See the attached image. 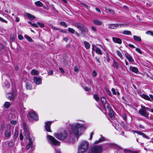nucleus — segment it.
<instances>
[{"instance_id": "f257e3e1", "label": "nucleus", "mask_w": 153, "mask_h": 153, "mask_svg": "<svg viewBox=\"0 0 153 153\" xmlns=\"http://www.w3.org/2000/svg\"><path fill=\"white\" fill-rule=\"evenodd\" d=\"M69 127L70 128V130H69L70 133L78 136L81 134V133L79 132V129L83 127L84 126L82 125L76 123L72 125H70Z\"/></svg>"}, {"instance_id": "f03ea898", "label": "nucleus", "mask_w": 153, "mask_h": 153, "mask_svg": "<svg viewBox=\"0 0 153 153\" xmlns=\"http://www.w3.org/2000/svg\"><path fill=\"white\" fill-rule=\"evenodd\" d=\"M54 135L58 139L62 140L68 138V133L65 131H63L60 132L55 133Z\"/></svg>"}, {"instance_id": "7ed1b4c3", "label": "nucleus", "mask_w": 153, "mask_h": 153, "mask_svg": "<svg viewBox=\"0 0 153 153\" xmlns=\"http://www.w3.org/2000/svg\"><path fill=\"white\" fill-rule=\"evenodd\" d=\"M88 148V145L87 142L85 141H82L79 147L77 153H84Z\"/></svg>"}, {"instance_id": "20e7f679", "label": "nucleus", "mask_w": 153, "mask_h": 153, "mask_svg": "<svg viewBox=\"0 0 153 153\" xmlns=\"http://www.w3.org/2000/svg\"><path fill=\"white\" fill-rule=\"evenodd\" d=\"M102 151L101 146L97 145L92 147L89 151V153H101Z\"/></svg>"}, {"instance_id": "39448f33", "label": "nucleus", "mask_w": 153, "mask_h": 153, "mask_svg": "<svg viewBox=\"0 0 153 153\" xmlns=\"http://www.w3.org/2000/svg\"><path fill=\"white\" fill-rule=\"evenodd\" d=\"M47 139L48 142L51 144L57 146L60 145V142L51 135H48V136Z\"/></svg>"}, {"instance_id": "423d86ee", "label": "nucleus", "mask_w": 153, "mask_h": 153, "mask_svg": "<svg viewBox=\"0 0 153 153\" xmlns=\"http://www.w3.org/2000/svg\"><path fill=\"white\" fill-rule=\"evenodd\" d=\"M23 128L24 130V134L26 136L28 139H31L30 137V132L28 128L27 127L26 123H23Z\"/></svg>"}, {"instance_id": "0eeeda50", "label": "nucleus", "mask_w": 153, "mask_h": 153, "mask_svg": "<svg viewBox=\"0 0 153 153\" xmlns=\"http://www.w3.org/2000/svg\"><path fill=\"white\" fill-rule=\"evenodd\" d=\"M28 115L30 118L35 121H37L38 119V116L36 114L34 111H30L28 112Z\"/></svg>"}, {"instance_id": "6e6552de", "label": "nucleus", "mask_w": 153, "mask_h": 153, "mask_svg": "<svg viewBox=\"0 0 153 153\" xmlns=\"http://www.w3.org/2000/svg\"><path fill=\"white\" fill-rule=\"evenodd\" d=\"M139 113L142 116L147 118L148 117L149 114L147 113L143 108H142L141 109L139 110Z\"/></svg>"}, {"instance_id": "1a4fd4ad", "label": "nucleus", "mask_w": 153, "mask_h": 153, "mask_svg": "<svg viewBox=\"0 0 153 153\" xmlns=\"http://www.w3.org/2000/svg\"><path fill=\"white\" fill-rule=\"evenodd\" d=\"M34 83L37 85L41 84L42 83V79L41 77L35 76L33 78Z\"/></svg>"}, {"instance_id": "9d476101", "label": "nucleus", "mask_w": 153, "mask_h": 153, "mask_svg": "<svg viewBox=\"0 0 153 153\" xmlns=\"http://www.w3.org/2000/svg\"><path fill=\"white\" fill-rule=\"evenodd\" d=\"M51 122H48L45 123V128L47 131L50 132H51L50 128L51 125Z\"/></svg>"}, {"instance_id": "9b49d317", "label": "nucleus", "mask_w": 153, "mask_h": 153, "mask_svg": "<svg viewBox=\"0 0 153 153\" xmlns=\"http://www.w3.org/2000/svg\"><path fill=\"white\" fill-rule=\"evenodd\" d=\"M4 134L5 136L7 137H9L11 134V132L10 131V128L8 127L4 131Z\"/></svg>"}, {"instance_id": "f8f14e48", "label": "nucleus", "mask_w": 153, "mask_h": 153, "mask_svg": "<svg viewBox=\"0 0 153 153\" xmlns=\"http://www.w3.org/2000/svg\"><path fill=\"white\" fill-rule=\"evenodd\" d=\"M112 39L113 41L115 43L119 44H121L122 43V40L119 38L114 37H112Z\"/></svg>"}, {"instance_id": "ddd939ff", "label": "nucleus", "mask_w": 153, "mask_h": 153, "mask_svg": "<svg viewBox=\"0 0 153 153\" xmlns=\"http://www.w3.org/2000/svg\"><path fill=\"white\" fill-rule=\"evenodd\" d=\"M125 56L128 60L130 62H133L134 60L131 56L127 53H126L125 54Z\"/></svg>"}, {"instance_id": "4468645a", "label": "nucleus", "mask_w": 153, "mask_h": 153, "mask_svg": "<svg viewBox=\"0 0 153 153\" xmlns=\"http://www.w3.org/2000/svg\"><path fill=\"white\" fill-rule=\"evenodd\" d=\"M29 142L26 146V148L27 149H28L30 148H32L33 147V142L32 141L31 139H29Z\"/></svg>"}, {"instance_id": "2eb2a0df", "label": "nucleus", "mask_w": 153, "mask_h": 153, "mask_svg": "<svg viewBox=\"0 0 153 153\" xmlns=\"http://www.w3.org/2000/svg\"><path fill=\"white\" fill-rule=\"evenodd\" d=\"M129 69L131 71L135 73H137L138 72V70L136 67L130 66L129 67Z\"/></svg>"}, {"instance_id": "dca6fc26", "label": "nucleus", "mask_w": 153, "mask_h": 153, "mask_svg": "<svg viewBox=\"0 0 153 153\" xmlns=\"http://www.w3.org/2000/svg\"><path fill=\"white\" fill-rule=\"evenodd\" d=\"M100 136L101 137L98 140H96L94 142L95 144H98L105 140V138L101 135H100Z\"/></svg>"}, {"instance_id": "f3484780", "label": "nucleus", "mask_w": 153, "mask_h": 153, "mask_svg": "<svg viewBox=\"0 0 153 153\" xmlns=\"http://www.w3.org/2000/svg\"><path fill=\"white\" fill-rule=\"evenodd\" d=\"M128 24H116L117 28H121L123 27H126L128 26Z\"/></svg>"}, {"instance_id": "a211bd4d", "label": "nucleus", "mask_w": 153, "mask_h": 153, "mask_svg": "<svg viewBox=\"0 0 153 153\" xmlns=\"http://www.w3.org/2000/svg\"><path fill=\"white\" fill-rule=\"evenodd\" d=\"M93 22L94 24L97 25H100L102 24V22L97 19L94 20L93 21Z\"/></svg>"}, {"instance_id": "6ab92c4d", "label": "nucleus", "mask_w": 153, "mask_h": 153, "mask_svg": "<svg viewBox=\"0 0 153 153\" xmlns=\"http://www.w3.org/2000/svg\"><path fill=\"white\" fill-rule=\"evenodd\" d=\"M6 97L9 100H12L14 98V96L12 93H9L7 94Z\"/></svg>"}, {"instance_id": "aec40b11", "label": "nucleus", "mask_w": 153, "mask_h": 153, "mask_svg": "<svg viewBox=\"0 0 153 153\" xmlns=\"http://www.w3.org/2000/svg\"><path fill=\"white\" fill-rule=\"evenodd\" d=\"M140 96L143 98L147 100L151 101V99L149 97L148 95L145 94H143L140 95Z\"/></svg>"}, {"instance_id": "412c9836", "label": "nucleus", "mask_w": 153, "mask_h": 153, "mask_svg": "<svg viewBox=\"0 0 153 153\" xmlns=\"http://www.w3.org/2000/svg\"><path fill=\"white\" fill-rule=\"evenodd\" d=\"M108 114L111 119H113L114 118V112L112 109L109 110Z\"/></svg>"}, {"instance_id": "4be33fe9", "label": "nucleus", "mask_w": 153, "mask_h": 153, "mask_svg": "<svg viewBox=\"0 0 153 153\" xmlns=\"http://www.w3.org/2000/svg\"><path fill=\"white\" fill-rule=\"evenodd\" d=\"M133 39L136 41L138 42H140L141 41V39L140 37L138 36L134 35L133 36Z\"/></svg>"}, {"instance_id": "5701e85b", "label": "nucleus", "mask_w": 153, "mask_h": 153, "mask_svg": "<svg viewBox=\"0 0 153 153\" xmlns=\"http://www.w3.org/2000/svg\"><path fill=\"white\" fill-rule=\"evenodd\" d=\"M113 63L112 66L114 67H116V69H118L119 68V65L118 63L114 59H113Z\"/></svg>"}, {"instance_id": "b1692460", "label": "nucleus", "mask_w": 153, "mask_h": 153, "mask_svg": "<svg viewBox=\"0 0 153 153\" xmlns=\"http://www.w3.org/2000/svg\"><path fill=\"white\" fill-rule=\"evenodd\" d=\"M124 151L125 153H137L136 152L126 149H125Z\"/></svg>"}, {"instance_id": "393cba45", "label": "nucleus", "mask_w": 153, "mask_h": 153, "mask_svg": "<svg viewBox=\"0 0 153 153\" xmlns=\"http://www.w3.org/2000/svg\"><path fill=\"white\" fill-rule=\"evenodd\" d=\"M31 74L34 75H37L39 74V72L36 70L33 69L31 72Z\"/></svg>"}, {"instance_id": "a878e982", "label": "nucleus", "mask_w": 153, "mask_h": 153, "mask_svg": "<svg viewBox=\"0 0 153 153\" xmlns=\"http://www.w3.org/2000/svg\"><path fill=\"white\" fill-rule=\"evenodd\" d=\"M108 27L111 29H115L117 28L116 24H109L108 25Z\"/></svg>"}, {"instance_id": "bb28decb", "label": "nucleus", "mask_w": 153, "mask_h": 153, "mask_svg": "<svg viewBox=\"0 0 153 153\" xmlns=\"http://www.w3.org/2000/svg\"><path fill=\"white\" fill-rule=\"evenodd\" d=\"M35 4L37 6L41 7L43 6L42 3L39 1H36L35 3Z\"/></svg>"}, {"instance_id": "cd10ccee", "label": "nucleus", "mask_w": 153, "mask_h": 153, "mask_svg": "<svg viewBox=\"0 0 153 153\" xmlns=\"http://www.w3.org/2000/svg\"><path fill=\"white\" fill-rule=\"evenodd\" d=\"M84 44L85 48L87 49H88L90 48V45L88 42L86 41H84Z\"/></svg>"}, {"instance_id": "c85d7f7f", "label": "nucleus", "mask_w": 153, "mask_h": 153, "mask_svg": "<svg viewBox=\"0 0 153 153\" xmlns=\"http://www.w3.org/2000/svg\"><path fill=\"white\" fill-rule=\"evenodd\" d=\"M82 32H87L88 31V29L87 28H86L83 26H82L81 28L80 29Z\"/></svg>"}, {"instance_id": "c756f323", "label": "nucleus", "mask_w": 153, "mask_h": 153, "mask_svg": "<svg viewBox=\"0 0 153 153\" xmlns=\"http://www.w3.org/2000/svg\"><path fill=\"white\" fill-rule=\"evenodd\" d=\"M96 52L98 54H102L101 49L99 48H97L96 50Z\"/></svg>"}, {"instance_id": "7c9ffc66", "label": "nucleus", "mask_w": 153, "mask_h": 153, "mask_svg": "<svg viewBox=\"0 0 153 153\" xmlns=\"http://www.w3.org/2000/svg\"><path fill=\"white\" fill-rule=\"evenodd\" d=\"M123 33L127 35H131V31L127 30H124L123 32Z\"/></svg>"}, {"instance_id": "2f4dec72", "label": "nucleus", "mask_w": 153, "mask_h": 153, "mask_svg": "<svg viewBox=\"0 0 153 153\" xmlns=\"http://www.w3.org/2000/svg\"><path fill=\"white\" fill-rule=\"evenodd\" d=\"M26 88L27 89L31 90L32 88V86L31 84L27 82L26 83Z\"/></svg>"}, {"instance_id": "473e14b6", "label": "nucleus", "mask_w": 153, "mask_h": 153, "mask_svg": "<svg viewBox=\"0 0 153 153\" xmlns=\"http://www.w3.org/2000/svg\"><path fill=\"white\" fill-rule=\"evenodd\" d=\"M27 15L29 18H30L31 19H33L35 18V17L34 16L31 14L27 13Z\"/></svg>"}, {"instance_id": "72a5a7b5", "label": "nucleus", "mask_w": 153, "mask_h": 153, "mask_svg": "<svg viewBox=\"0 0 153 153\" xmlns=\"http://www.w3.org/2000/svg\"><path fill=\"white\" fill-rule=\"evenodd\" d=\"M101 101L103 105L105 104L106 102V99L103 97H102L101 98Z\"/></svg>"}, {"instance_id": "f704fd0d", "label": "nucleus", "mask_w": 153, "mask_h": 153, "mask_svg": "<svg viewBox=\"0 0 153 153\" xmlns=\"http://www.w3.org/2000/svg\"><path fill=\"white\" fill-rule=\"evenodd\" d=\"M117 55L119 56L121 59H123V55L122 53L119 51H117Z\"/></svg>"}, {"instance_id": "c9c22d12", "label": "nucleus", "mask_w": 153, "mask_h": 153, "mask_svg": "<svg viewBox=\"0 0 153 153\" xmlns=\"http://www.w3.org/2000/svg\"><path fill=\"white\" fill-rule=\"evenodd\" d=\"M4 107L5 108H8L10 105V103L8 102H5L4 105Z\"/></svg>"}, {"instance_id": "e433bc0d", "label": "nucleus", "mask_w": 153, "mask_h": 153, "mask_svg": "<svg viewBox=\"0 0 153 153\" xmlns=\"http://www.w3.org/2000/svg\"><path fill=\"white\" fill-rule=\"evenodd\" d=\"M93 97L96 100V101H98L99 100L100 98L97 94H95L94 95Z\"/></svg>"}, {"instance_id": "4c0bfd02", "label": "nucleus", "mask_w": 153, "mask_h": 153, "mask_svg": "<svg viewBox=\"0 0 153 153\" xmlns=\"http://www.w3.org/2000/svg\"><path fill=\"white\" fill-rule=\"evenodd\" d=\"M75 26L77 28L80 29V28L82 27V25H81L80 24L76 23L75 24Z\"/></svg>"}, {"instance_id": "58836bf2", "label": "nucleus", "mask_w": 153, "mask_h": 153, "mask_svg": "<svg viewBox=\"0 0 153 153\" xmlns=\"http://www.w3.org/2000/svg\"><path fill=\"white\" fill-rule=\"evenodd\" d=\"M68 31L72 34H74L75 33V30L73 28H68Z\"/></svg>"}, {"instance_id": "ea45409f", "label": "nucleus", "mask_w": 153, "mask_h": 153, "mask_svg": "<svg viewBox=\"0 0 153 153\" xmlns=\"http://www.w3.org/2000/svg\"><path fill=\"white\" fill-rule=\"evenodd\" d=\"M60 24L61 25L65 27H66L67 26V25L65 22H60Z\"/></svg>"}, {"instance_id": "a19ab883", "label": "nucleus", "mask_w": 153, "mask_h": 153, "mask_svg": "<svg viewBox=\"0 0 153 153\" xmlns=\"http://www.w3.org/2000/svg\"><path fill=\"white\" fill-rule=\"evenodd\" d=\"M106 10L107 11H108L111 14H114V11L112 9L107 8V9H106Z\"/></svg>"}, {"instance_id": "79ce46f5", "label": "nucleus", "mask_w": 153, "mask_h": 153, "mask_svg": "<svg viewBox=\"0 0 153 153\" xmlns=\"http://www.w3.org/2000/svg\"><path fill=\"white\" fill-rule=\"evenodd\" d=\"M25 37L26 38L27 40L29 42H32V39L31 38L25 35Z\"/></svg>"}, {"instance_id": "37998d69", "label": "nucleus", "mask_w": 153, "mask_h": 153, "mask_svg": "<svg viewBox=\"0 0 153 153\" xmlns=\"http://www.w3.org/2000/svg\"><path fill=\"white\" fill-rule=\"evenodd\" d=\"M105 91L107 92V94L109 96H112V94H111V91H110V90L107 89V88H106L105 90Z\"/></svg>"}, {"instance_id": "c03bdc74", "label": "nucleus", "mask_w": 153, "mask_h": 153, "mask_svg": "<svg viewBox=\"0 0 153 153\" xmlns=\"http://www.w3.org/2000/svg\"><path fill=\"white\" fill-rule=\"evenodd\" d=\"M5 87L8 88L10 86V84L7 81H6L5 82Z\"/></svg>"}, {"instance_id": "a18cd8bd", "label": "nucleus", "mask_w": 153, "mask_h": 153, "mask_svg": "<svg viewBox=\"0 0 153 153\" xmlns=\"http://www.w3.org/2000/svg\"><path fill=\"white\" fill-rule=\"evenodd\" d=\"M50 27H51L52 29H54V30H59V29L57 28H56V27H55L54 26H53L51 25L50 26Z\"/></svg>"}, {"instance_id": "49530a36", "label": "nucleus", "mask_w": 153, "mask_h": 153, "mask_svg": "<svg viewBox=\"0 0 153 153\" xmlns=\"http://www.w3.org/2000/svg\"><path fill=\"white\" fill-rule=\"evenodd\" d=\"M146 33L148 35H150L152 36H153V32L151 31H147L146 32Z\"/></svg>"}, {"instance_id": "de8ad7c7", "label": "nucleus", "mask_w": 153, "mask_h": 153, "mask_svg": "<svg viewBox=\"0 0 153 153\" xmlns=\"http://www.w3.org/2000/svg\"><path fill=\"white\" fill-rule=\"evenodd\" d=\"M141 108H143L145 109V110L146 111V110L147 111H151V109H150L144 106H141Z\"/></svg>"}, {"instance_id": "09e8293b", "label": "nucleus", "mask_w": 153, "mask_h": 153, "mask_svg": "<svg viewBox=\"0 0 153 153\" xmlns=\"http://www.w3.org/2000/svg\"><path fill=\"white\" fill-rule=\"evenodd\" d=\"M0 21L2 22H4L6 23H7V22L6 20L2 18L1 17H0Z\"/></svg>"}, {"instance_id": "8fccbe9b", "label": "nucleus", "mask_w": 153, "mask_h": 153, "mask_svg": "<svg viewBox=\"0 0 153 153\" xmlns=\"http://www.w3.org/2000/svg\"><path fill=\"white\" fill-rule=\"evenodd\" d=\"M37 23L41 27H43L44 26V25L42 23L38 22Z\"/></svg>"}, {"instance_id": "3c124183", "label": "nucleus", "mask_w": 153, "mask_h": 153, "mask_svg": "<svg viewBox=\"0 0 153 153\" xmlns=\"http://www.w3.org/2000/svg\"><path fill=\"white\" fill-rule=\"evenodd\" d=\"M110 58L108 54L107 53V56H106V61L109 62H110Z\"/></svg>"}, {"instance_id": "603ef678", "label": "nucleus", "mask_w": 153, "mask_h": 153, "mask_svg": "<svg viewBox=\"0 0 153 153\" xmlns=\"http://www.w3.org/2000/svg\"><path fill=\"white\" fill-rule=\"evenodd\" d=\"M111 91L112 92V93L114 95H116V92L115 91V90L114 88H112L111 89Z\"/></svg>"}, {"instance_id": "864d4df0", "label": "nucleus", "mask_w": 153, "mask_h": 153, "mask_svg": "<svg viewBox=\"0 0 153 153\" xmlns=\"http://www.w3.org/2000/svg\"><path fill=\"white\" fill-rule=\"evenodd\" d=\"M13 144H14L12 141H10L8 142V145L9 146H12L13 145Z\"/></svg>"}, {"instance_id": "5fc2aeb1", "label": "nucleus", "mask_w": 153, "mask_h": 153, "mask_svg": "<svg viewBox=\"0 0 153 153\" xmlns=\"http://www.w3.org/2000/svg\"><path fill=\"white\" fill-rule=\"evenodd\" d=\"M136 50L137 52H138L139 53H140V54H141L142 53V52H141V50L140 49V48H136L135 49Z\"/></svg>"}, {"instance_id": "6e6d98bb", "label": "nucleus", "mask_w": 153, "mask_h": 153, "mask_svg": "<svg viewBox=\"0 0 153 153\" xmlns=\"http://www.w3.org/2000/svg\"><path fill=\"white\" fill-rule=\"evenodd\" d=\"M92 75L94 77H95L97 76V73L94 70L93 71V73H92Z\"/></svg>"}, {"instance_id": "4d7b16f0", "label": "nucleus", "mask_w": 153, "mask_h": 153, "mask_svg": "<svg viewBox=\"0 0 153 153\" xmlns=\"http://www.w3.org/2000/svg\"><path fill=\"white\" fill-rule=\"evenodd\" d=\"M123 119L125 120H127V115H126V114H123Z\"/></svg>"}, {"instance_id": "13d9d810", "label": "nucleus", "mask_w": 153, "mask_h": 153, "mask_svg": "<svg viewBox=\"0 0 153 153\" xmlns=\"http://www.w3.org/2000/svg\"><path fill=\"white\" fill-rule=\"evenodd\" d=\"M106 107L109 110H111L110 105L109 104H107V105Z\"/></svg>"}, {"instance_id": "bf43d9fd", "label": "nucleus", "mask_w": 153, "mask_h": 153, "mask_svg": "<svg viewBox=\"0 0 153 153\" xmlns=\"http://www.w3.org/2000/svg\"><path fill=\"white\" fill-rule=\"evenodd\" d=\"M133 131L134 132L137 133L138 134L140 135H141V133H142V132H141L140 131Z\"/></svg>"}, {"instance_id": "052dcab7", "label": "nucleus", "mask_w": 153, "mask_h": 153, "mask_svg": "<svg viewBox=\"0 0 153 153\" xmlns=\"http://www.w3.org/2000/svg\"><path fill=\"white\" fill-rule=\"evenodd\" d=\"M85 90L86 91H89L91 90V89L88 88L87 87H86L85 88Z\"/></svg>"}, {"instance_id": "680f3d73", "label": "nucleus", "mask_w": 153, "mask_h": 153, "mask_svg": "<svg viewBox=\"0 0 153 153\" xmlns=\"http://www.w3.org/2000/svg\"><path fill=\"white\" fill-rule=\"evenodd\" d=\"M74 71L76 72H77L79 71L78 68L76 66L74 67Z\"/></svg>"}, {"instance_id": "e2e57ef3", "label": "nucleus", "mask_w": 153, "mask_h": 153, "mask_svg": "<svg viewBox=\"0 0 153 153\" xmlns=\"http://www.w3.org/2000/svg\"><path fill=\"white\" fill-rule=\"evenodd\" d=\"M55 150L56 151V153H61L60 150L59 149L55 148Z\"/></svg>"}, {"instance_id": "0e129e2a", "label": "nucleus", "mask_w": 153, "mask_h": 153, "mask_svg": "<svg viewBox=\"0 0 153 153\" xmlns=\"http://www.w3.org/2000/svg\"><path fill=\"white\" fill-rule=\"evenodd\" d=\"M20 139L21 140H23V136L22 133L20 134Z\"/></svg>"}, {"instance_id": "69168bd1", "label": "nucleus", "mask_w": 153, "mask_h": 153, "mask_svg": "<svg viewBox=\"0 0 153 153\" xmlns=\"http://www.w3.org/2000/svg\"><path fill=\"white\" fill-rule=\"evenodd\" d=\"M18 38L19 39L22 40L23 39V37L22 35H19L18 36Z\"/></svg>"}, {"instance_id": "338daca9", "label": "nucleus", "mask_w": 153, "mask_h": 153, "mask_svg": "<svg viewBox=\"0 0 153 153\" xmlns=\"http://www.w3.org/2000/svg\"><path fill=\"white\" fill-rule=\"evenodd\" d=\"M11 123L13 125H16V121H11Z\"/></svg>"}, {"instance_id": "774afa93", "label": "nucleus", "mask_w": 153, "mask_h": 153, "mask_svg": "<svg viewBox=\"0 0 153 153\" xmlns=\"http://www.w3.org/2000/svg\"><path fill=\"white\" fill-rule=\"evenodd\" d=\"M150 98L151 99V101H153V96L151 94L149 95Z\"/></svg>"}]
</instances>
